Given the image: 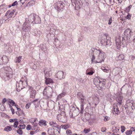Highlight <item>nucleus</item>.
<instances>
[{
	"mask_svg": "<svg viewBox=\"0 0 135 135\" xmlns=\"http://www.w3.org/2000/svg\"><path fill=\"white\" fill-rule=\"evenodd\" d=\"M92 52L91 55L92 56L91 61L92 62H95L96 63H101L103 62L106 57L104 52L101 50L95 49L94 51L92 50Z\"/></svg>",
	"mask_w": 135,
	"mask_h": 135,
	"instance_id": "1",
	"label": "nucleus"
},
{
	"mask_svg": "<svg viewBox=\"0 0 135 135\" xmlns=\"http://www.w3.org/2000/svg\"><path fill=\"white\" fill-rule=\"evenodd\" d=\"M11 69L9 67H6L2 68L0 71V73L2 75L6 76L7 79L11 78L12 76V72Z\"/></svg>",
	"mask_w": 135,
	"mask_h": 135,
	"instance_id": "2",
	"label": "nucleus"
},
{
	"mask_svg": "<svg viewBox=\"0 0 135 135\" xmlns=\"http://www.w3.org/2000/svg\"><path fill=\"white\" fill-rule=\"evenodd\" d=\"M132 33L130 29H127L124 32V35H123L122 37V41L123 42L124 41H125L126 43H130L132 40V37H131Z\"/></svg>",
	"mask_w": 135,
	"mask_h": 135,
	"instance_id": "3",
	"label": "nucleus"
},
{
	"mask_svg": "<svg viewBox=\"0 0 135 135\" xmlns=\"http://www.w3.org/2000/svg\"><path fill=\"white\" fill-rule=\"evenodd\" d=\"M54 90L51 87H46L43 92L44 98L46 99H48L52 96V93Z\"/></svg>",
	"mask_w": 135,
	"mask_h": 135,
	"instance_id": "4",
	"label": "nucleus"
},
{
	"mask_svg": "<svg viewBox=\"0 0 135 135\" xmlns=\"http://www.w3.org/2000/svg\"><path fill=\"white\" fill-rule=\"evenodd\" d=\"M27 79H22L20 80L19 83H17L16 84V90L17 91H19L23 88H25L27 85Z\"/></svg>",
	"mask_w": 135,
	"mask_h": 135,
	"instance_id": "5",
	"label": "nucleus"
},
{
	"mask_svg": "<svg viewBox=\"0 0 135 135\" xmlns=\"http://www.w3.org/2000/svg\"><path fill=\"white\" fill-rule=\"evenodd\" d=\"M110 38L107 34L105 35V37L103 38L101 41V43L104 45H111V42L110 41Z\"/></svg>",
	"mask_w": 135,
	"mask_h": 135,
	"instance_id": "6",
	"label": "nucleus"
},
{
	"mask_svg": "<svg viewBox=\"0 0 135 135\" xmlns=\"http://www.w3.org/2000/svg\"><path fill=\"white\" fill-rule=\"evenodd\" d=\"M64 3L61 1H57L55 4V8L58 11L62 9L64 7Z\"/></svg>",
	"mask_w": 135,
	"mask_h": 135,
	"instance_id": "7",
	"label": "nucleus"
},
{
	"mask_svg": "<svg viewBox=\"0 0 135 135\" xmlns=\"http://www.w3.org/2000/svg\"><path fill=\"white\" fill-rule=\"evenodd\" d=\"M134 104V103L133 100H128L126 101V106L127 107L126 108L129 110L131 109L133 110L135 109Z\"/></svg>",
	"mask_w": 135,
	"mask_h": 135,
	"instance_id": "8",
	"label": "nucleus"
},
{
	"mask_svg": "<svg viewBox=\"0 0 135 135\" xmlns=\"http://www.w3.org/2000/svg\"><path fill=\"white\" fill-rule=\"evenodd\" d=\"M30 23L28 22H25L23 25L22 30L26 32H28L31 29Z\"/></svg>",
	"mask_w": 135,
	"mask_h": 135,
	"instance_id": "9",
	"label": "nucleus"
},
{
	"mask_svg": "<svg viewBox=\"0 0 135 135\" xmlns=\"http://www.w3.org/2000/svg\"><path fill=\"white\" fill-rule=\"evenodd\" d=\"M57 119L59 122L63 123H65L67 121L65 113L63 114V115L61 114L57 115Z\"/></svg>",
	"mask_w": 135,
	"mask_h": 135,
	"instance_id": "10",
	"label": "nucleus"
},
{
	"mask_svg": "<svg viewBox=\"0 0 135 135\" xmlns=\"http://www.w3.org/2000/svg\"><path fill=\"white\" fill-rule=\"evenodd\" d=\"M36 15L33 13L31 14L28 17V18H26L25 22H28L30 23H33L35 21Z\"/></svg>",
	"mask_w": 135,
	"mask_h": 135,
	"instance_id": "11",
	"label": "nucleus"
},
{
	"mask_svg": "<svg viewBox=\"0 0 135 135\" xmlns=\"http://www.w3.org/2000/svg\"><path fill=\"white\" fill-rule=\"evenodd\" d=\"M29 91L30 97L33 98H35L36 94V91L32 87H31L29 89Z\"/></svg>",
	"mask_w": 135,
	"mask_h": 135,
	"instance_id": "12",
	"label": "nucleus"
},
{
	"mask_svg": "<svg viewBox=\"0 0 135 135\" xmlns=\"http://www.w3.org/2000/svg\"><path fill=\"white\" fill-rule=\"evenodd\" d=\"M44 72L45 78L50 76L52 74V72L50 68L44 69Z\"/></svg>",
	"mask_w": 135,
	"mask_h": 135,
	"instance_id": "13",
	"label": "nucleus"
},
{
	"mask_svg": "<svg viewBox=\"0 0 135 135\" xmlns=\"http://www.w3.org/2000/svg\"><path fill=\"white\" fill-rule=\"evenodd\" d=\"M85 98H83L82 99H80V103L81 104L80 106V112L81 113L83 114V110L84 109V104H85Z\"/></svg>",
	"mask_w": 135,
	"mask_h": 135,
	"instance_id": "14",
	"label": "nucleus"
},
{
	"mask_svg": "<svg viewBox=\"0 0 135 135\" xmlns=\"http://www.w3.org/2000/svg\"><path fill=\"white\" fill-rule=\"evenodd\" d=\"M64 74L63 71H59L57 73V77L59 79H62L65 78V76L64 75Z\"/></svg>",
	"mask_w": 135,
	"mask_h": 135,
	"instance_id": "15",
	"label": "nucleus"
},
{
	"mask_svg": "<svg viewBox=\"0 0 135 135\" xmlns=\"http://www.w3.org/2000/svg\"><path fill=\"white\" fill-rule=\"evenodd\" d=\"M32 125L31 130H36V132H38L40 130V128L37 126V123H35L34 122L32 123Z\"/></svg>",
	"mask_w": 135,
	"mask_h": 135,
	"instance_id": "16",
	"label": "nucleus"
},
{
	"mask_svg": "<svg viewBox=\"0 0 135 135\" xmlns=\"http://www.w3.org/2000/svg\"><path fill=\"white\" fill-rule=\"evenodd\" d=\"M15 12V11L13 10L11 11L9 10H8L6 13V16H8V18H11L14 15Z\"/></svg>",
	"mask_w": 135,
	"mask_h": 135,
	"instance_id": "17",
	"label": "nucleus"
},
{
	"mask_svg": "<svg viewBox=\"0 0 135 135\" xmlns=\"http://www.w3.org/2000/svg\"><path fill=\"white\" fill-rule=\"evenodd\" d=\"M100 83H99V85L98 86H99L101 89H105V87L104 85L105 84V82L104 80L102 79H100Z\"/></svg>",
	"mask_w": 135,
	"mask_h": 135,
	"instance_id": "18",
	"label": "nucleus"
},
{
	"mask_svg": "<svg viewBox=\"0 0 135 135\" xmlns=\"http://www.w3.org/2000/svg\"><path fill=\"white\" fill-rule=\"evenodd\" d=\"M49 124L52 127L56 128L58 129L59 128V126L56 123L55 121H51L50 122Z\"/></svg>",
	"mask_w": 135,
	"mask_h": 135,
	"instance_id": "19",
	"label": "nucleus"
},
{
	"mask_svg": "<svg viewBox=\"0 0 135 135\" xmlns=\"http://www.w3.org/2000/svg\"><path fill=\"white\" fill-rule=\"evenodd\" d=\"M114 111L115 114H118L120 113V111L119 110L118 106L117 104H114L113 105Z\"/></svg>",
	"mask_w": 135,
	"mask_h": 135,
	"instance_id": "20",
	"label": "nucleus"
},
{
	"mask_svg": "<svg viewBox=\"0 0 135 135\" xmlns=\"http://www.w3.org/2000/svg\"><path fill=\"white\" fill-rule=\"evenodd\" d=\"M41 20L40 18L38 15H36L33 23L36 24L40 23H41Z\"/></svg>",
	"mask_w": 135,
	"mask_h": 135,
	"instance_id": "21",
	"label": "nucleus"
},
{
	"mask_svg": "<svg viewBox=\"0 0 135 135\" xmlns=\"http://www.w3.org/2000/svg\"><path fill=\"white\" fill-rule=\"evenodd\" d=\"M45 78V83L46 84H52L54 83V81L51 79L47 77Z\"/></svg>",
	"mask_w": 135,
	"mask_h": 135,
	"instance_id": "22",
	"label": "nucleus"
},
{
	"mask_svg": "<svg viewBox=\"0 0 135 135\" xmlns=\"http://www.w3.org/2000/svg\"><path fill=\"white\" fill-rule=\"evenodd\" d=\"M39 124L40 126H47L46 121L45 120L43 119H41L39 122Z\"/></svg>",
	"mask_w": 135,
	"mask_h": 135,
	"instance_id": "23",
	"label": "nucleus"
},
{
	"mask_svg": "<svg viewBox=\"0 0 135 135\" xmlns=\"http://www.w3.org/2000/svg\"><path fill=\"white\" fill-rule=\"evenodd\" d=\"M123 99L122 97L120 95L118 96L117 98V100L118 103L120 105L122 104V100Z\"/></svg>",
	"mask_w": 135,
	"mask_h": 135,
	"instance_id": "24",
	"label": "nucleus"
},
{
	"mask_svg": "<svg viewBox=\"0 0 135 135\" xmlns=\"http://www.w3.org/2000/svg\"><path fill=\"white\" fill-rule=\"evenodd\" d=\"M116 44L117 46H120L121 45V41L120 38L116 37L115 39Z\"/></svg>",
	"mask_w": 135,
	"mask_h": 135,
	"instance_id": "25",
	"label": "nucleus"
},
{
	"mask_svg": "<svg viewBox=\"0 0 135 135\" xmlns=\"http://www.w3.org/2000/svg\"><path fill=\"white\" fill-rule=\"evenodd\" d=\"M94 73L92 69L89 68L86 70V73L87 75H93Z\"/></svg>",
	"mask_w": 135,
	"mask_h": 135,
	"instance_id": "26",
	"label": "nucleus"
},
{
	"mask_svg": "<svg viewBox=\"0 0 135 135\" xmlns=\"http://www.w3.org/2000/svg\"><path fill=\"white\" fill-rule=\"evenodd\" d=\"M81 0H71L72 4H74L75 5V7H76L77 5L79 6V4H80V1Z\"/></svg>",
	"mask_w": 135,
	"mask_h": 135,
	"instance_id": "27",
	"label": "nucleus"
},
{
	"mask_svg": "<svg viewBox=\"0 0 135 135\" xmlns=\"http://www.w3.org/2000/svg\"><path fill=\"white\" fill-rule=\"evenodd\" d=\"M77 97L79 99L85 98V97L84 96L83 94L81 92H78L77 94Z\"/></svg>",
	"mask_w": 135,
	"mask_h": 135,
	"instance_id": "28",
	"label": "nucleus"
},
{
	"mask_svg": "<svg viewBox=\"0 0 135 135\" xmlns=\"http://www.w3.org/2000/svg\"><path fill=\"white\" fill-rule=\"evenodd\" d=\"M3 62L4 63H6L8 61V59L7 56L5 55H3L1 58Z\"/></svg>",
	"mask_w": 135,
	"mask_h": 135,
	"instance_id": "29",
	"label": "nucleus"
},
{
	"mask_svg": "<svg viewBox=\"0 0 135 135\" xmlns=\"http://www.w3.org/2000/svg\"><path fill=\"white\" fill-rule=\"evenodd\" d=\"M22 59V56H19L16 57L15 60V62L16 63H20L21 62V60Z\"/></svg>",
	"mask_w": 135,
	"mask_h": 135,
	"instance_id": "30",
	"label": "nucleus"
},
{
	"mask_svg": "<svg viewBox=\"0 0 135 135\" xmlns=\"http://www.w3.org/2000/svg\"><path fill=\"white\" fill-rule=\"evenodd\" d=\"M100 79H99L97 78L95 79L94 81V84L97 86V87H98V85H99V83H100Z\"/></svg>",
	"mask_w": 135,
	"mask_h": 135,
	"instance_id": "31",
	"label": "nucleus"
},
{
	"mask_svg": "<svg viewBox=\"0 0 135 135\" xmlns=\"http://www.w3.org/2000/svg\"><path fill=\"white\" fill-rule=\"evenodd\" d=\"M66 95V93L62 91V93L59 94L57 96V99L58 100L60 99L61 98L64 97Z\"/></svg>",
	"mask_w": 135,
	"mask_h": 135,
	"instance_id": "32",
	"label": "nucleus"
},
{
	"mask_svg": "<svg viewBox=\"0 0 135 135\" xmlns=\"http://www.w3.org/2000/svg\"><path fill=\"white\" fill-rule=\"evenodd\" d=\"M12 130L11 126H7L4 128V130L7 132L11 131Z\"/></svg>",
	"mask_w": 135,
	"mask_h": 135,
	"instance_id": "33",
	"label": "nucleus"
},
{
	"mask_svg": "<svg viewBox=\"0 0 135 135\" xmlns=\"http://www.w3.org/2000/svg\"><path fill=\"white\" fill-rule=\"evenodd\" d=\"M7 102L9 103H10V104L12 105V106H14L15 104V102H14L13 100L9 99H7Z\"/></svg>",
	"mask_w": 135,
	"mask_h": 135,
	"instance_id": "34",
	"label": "nucleus"
},
{
	"mask_svg": "<svg viewBox=\"0 0 135 135\" xmlns=\"http://www.w3.org/2000/svg\"><path fill=\"white\" fill-rule=\"evenodd\" d=\"M61 127H62V129H66L69 128V125L68 124L65 125H61Z\"/></svg>",
	"mask_w": 135,
	"mask_h": 135,
	"instance_id": "35",
	"label": "nucleus"
},
{
	"mask_svg": "<svg viewBox=\"0 0 135 135\" xmlns=\"http://www.w3.org/2000/svg\"><path fill=\"white\" fill-rule=\"evenodd\" d=\"M35 3V2L34 1H31L28 2L27 6H32Z\"/></svg>",
	"mask_w": 135,
	"mask_h": 135,
	"instance_id": "36",
	"label": "nucleus"
},
{
	"mask_svg": "<svg viewBox=\"0 0 135 135\" xmlns=\"http://www.w3.org/2000/svg\"><path fill=\"white\" fill-rule=\"evenodd\" d=\"M40 31H38L37 30H36V31H35L34 32V33L33 34V35L35 36H38V35H40Z\"/></svg>",
	"mask_w": 135,
	"mask_h": 135,
	"instance_id": "37",
	"label": "nucleus"
},
{
	"mask_svg": "<svg viewBox=\"0 0 135 135\" xmlns=\"http://www.w3.org/2000/svg\"><path fill=\"white\" fill-rule=\"evenodd\" d=\"M26 126L24 124L23 125H20L18 126V128L21 129H23L25 128Z\"/></svg>",
	"mask_w": 135,
	"mask_h": 135,
	"instance_id": "38",
	"label": "nucleus"
},
{
	"mask_svg": "<svg viewBox=\"0 0 135 135\" xmlns=\"http://www.w3.org/2000/svg\"><path fill=\"white\" fill-rule=\"evenodd\" d=\"M66 132L68 135H72V133L70 130H67Z\"/></svg>",
	"mask_w": 135,
	"mask_h": 135,
	"instance_id": "39",
	"label": "nucleus"
},
{
	"mask_svg": "<svg viewBox=\"0 0 135 135\" xmlns=\"http://www.w3.org/2000/svg\"><path fill=\"white\" fill-rule=\"evenodd\" d=\"M17 132L20 135L22 134L23 133V132L21 129L19 128L18 130H17Z\"/></svg>",
	"mask_w": 135,
	"mask_h": 135,
	"instance_id": "40",
	"label": "nucleus"
},
{
	"mask_svg": "<svg viewBox=\"0 0 135 135\" xmlns=\"http://www.w3.org/2000/svg\"><path fill=\"white\" fill-rule=\"evenodd\" d=\"M126 133L127 135H130L132 134V131L131 130L127 131L126 132Z\"/></svg>",
	"mask_w": 135,
	"mask_h": 135,
	"instance_id": "41",
	"label": "nucleus"
},
{
	"mask_svg": "<svg viewBox=\"0 0 135 135\" xmlns=\"http://www.w3.org/2000/svg\"><path fill=\"white\" fill-rule=\"evenodd\" d=\"M102 70L104 72H107V71H108L109 70V68H108V69H107L106 68H105L104 67H102Z\"/></svg>",
	"mask_w": 135,
	"mask_h": 135,
	"instance_id": "42",
	"label": "nucleus"
},
{
	"mask_svg": "<svg viewBox=\"0 0 135 135\" xmlns=\"http://www.w3.org/2000/svg\"><path fill=\"white\" fill-rule=\"evenodd\" d=\"M18 124V121H16L14 123L13 126L15 128H17V126Z\"/></svg>",
	"mask_w": 135,
	"mask_h": 135,
	"instance_id": "43",
	"label": "nucleus"
},
{
	"mask_svg": "<svg viewBox=\"0 0 135 135\" xmlns=\"http://www.w3.org/2000/svg\"><path fill=\"white\" fill-rule=\"evenodd\" d=\"M32 128V126H31L30 125H28L26 127V129L27 130H30Z\"/></svg>",
	"mask_w": 135,
	"mask_h": 135,
	"instance_id": "44",
	"label": "nucleus"
},
{
	"mask_svg": "<svg viewBox=\"0 0 135 135\" xmlns=\"http://www.w3.org/2000/svg\"><path fill=\"white\" fill-rule=\"evenodd\" d=\"M110 119V118L109 117L107 116H105L104 120L105 121H107L109 120Z\"/></svg>",
	"mask_w": 135,
	"mask_h": 135,
	"instance_id": "45",
	"label": "nucleus"
},
{
	"mask_svg": "<svg viewBox=\"0 0 135 135\" xmlns=\"http://www.w3.org/2000/svg\"><path fill=\"white\" fill-rule=\"evenodd\" d=\"M121 131L123 133L125 131V127L123 126H122L121 127Z\"/></svg>",
	"mask_w": 135,
	"mask_h": 135,
	"instance_id": "46",
	"label": "nucleus"
},
{
	"mask_svg": "<svg viewBox=\"0 0 135 135\" xmlns=\"http://www.w3.org/2000/svg\"><path fill=\"white\" fill-rule=\"evenodd\" d=\"M131 14L128 13V14L127 15L126 18L128 20H130L131 19Z\"/></svg>",
	"mask_w": 135,
	"mask_h": 135,
	"instance_id": "47",
	"label": "nucleus"
},
{
	"mask_svg": "<svg viewBox=\"0 0 135 135\" xmlns=\"http://www.w3.org/2000/svg\"><path fill=\"white\" fill-rule=\"evenodd\" d=\"M112 17H111L108 20V24L109 25H110L112 23Z\"/></svg>",
	"mask_w": 135,
	"mask_h": 135,
	"instance_id": "48",
	"label": "nucleus"
},
{
	"mask_svg": "<svg viewBox=\"0 0 135 135\" xmlns=\"http://www.w3.org/2000/svg\"><path fill=\"white\" fill-rule=\"evenodd\" d=\"M84 132L85 133H87L89 132V130L88 129H84Z\"/></svg>",
	"mask_w": 135,
	"mask_h": 135,
	"instance_id": "49",
	"label": "nucleus"
},
{
	"mask_svg": "<svg viewBox=\"0 0 135 135\" xmlns=\"http://www.w3.org/2000/svg\"><path fill=\"white\" fill-rule=\"evenodd\" d=\"M7 101V100L6 98H4L2 100V104H4Z\"/></svg>",
	"mask_w": 135,
	"mask_h": 135,
	"instance_id": "50",
	"label": "nucleus"
},
{
	"mask_svg": "<svg viewBox=\"0 0 135 135\" xmlns=\"http://www.w3.org/2000/svg\"><path fill=\"white\" fill-rule=\"evenodd\" d=\"M133 42L135 44V35L132 37V40L130 42Z\"/></svg>",
	"mask_w": 135,
	"mask_h": 135,
	"instance_id": "51",
	"label": "nucleus"
},
{
	"mask_svg": "<svg viewBox=\"0 0 135 135\" xmlns=\"http://www.w3.org/2000/svg\"><path fill=\"white\" fill-rule=\"evenodd\" d=\"M17 1H15L12 4V6H14L17 5Z\"/></svg>",
	"mask_w": 135,
	"mask_h": 135,
	"instance_id": "52",
	"label": "nucleus"
},
{
	"mask_svg": "<svg viewBox=\"0 0 135 135\" xmlns=\"http://www.w3.org/2000/svg\"><path fill=\"white\" fill-rule=\"evenodd\" d=\"M31 104L29 103L26 104V107L27 109H28L30 107Z\"/></svg>",
	"mask_w": 135,
	"mask_h": 135,
	"instance_id": "53",
	"label": "nucleus"
},
{
	"mask_svg": "<svg viewBox=\"0 0 135 135\" xmlns=\"http://www.w3.org/2000/svg\"><path fill=\"white\" fill-rule=\"evenodd\" d=\"M119 57H121V59L123 60L124 59V56L123 54H121L119 55Z\"/></svg>",
	"mask_w": 135,
	"mask_h": 135,
	"instance_id": "54",
	"label": "nucleus"
},
{
	"mask_svg": "<svg viewBox=\"0 0 135 135\" xmlns=\"http://www.w3.org/2000/svg\"><path fill=\"white\" fill-rule=\"evenodd\" d=\"M101 131L103 132H105V128H102L101 129Z\"/></svg>",
	"mask_w": 135,
	"mask_h": 135,
	"instance_id": "55",
	"label": "nucleus"
},
{
	"mask_svg": "<svg viewBox=\"0 0 135 135\" xmlns=\"http://www.w3.org/2000/svg\"><path fill=\"white\" fill-rule=\"evenodd\" d=\"M11 110L12 112V114H14L15 113V110L13 108L11 109Z\"/></svg>",
	"mask_w": 135,
	"mask_h": 135,
	"instance_id": "56",
	"label": "nucleus"
},
{
	"mask_svg": "<svg viewBox=\"0 0 135 135\" xmlns=\"http://www.w3.org/2000/svg\"><path fill=\"white\" fill-rule=\"evenodd\" d=\"M26 0H20V1L21 2L22 4H23L26 1Z\"/></svg>",
	"mask_w": 135,
	"mask_h": 135,
	"instance_id": "57",
	"label": "nucleus"
},
{
	"mask_svg": "<svg viewBox=\"0 0 135 135\" xmlns=\"http://www.w3.org/2000/svg\"><path fill=\"white\" fill-rule=\"evenodd\" d=\"M38 99H36L35 100H33V101H32V102H37V104H38Z\"/></svg>",
	"mask_w": 135,
	"mask_h": 135,
	"instance_id": "58",
	"label": "nucleus"
},
{
	"mask_svg": "<svg viewBox=\"0 0 135 135\" xmlns=\"http://www.w3.org/2000/svg\"><path fill=\"white\" fill-rule=\"evenodd\" d=\"M132 7V6L131 5H130L128 7L129 9L128 10V11L129 12L130 10V9Z\"/></svg>",
	"mask_w": 135,
	"mask_h": 135,
	"instance_id": "59",
	"label": "nucleus"
},
{
	"mask_svg": "<svg viewBox=\"0 0 135 135\" xmlns=\"http://www.w3.org/2000/svg\"><path fill=\"white\" fill-rule=\"evenodd\" d=\"M32 68L34 69H36L37 68V66L36 65L34 64V65L33 66Z\"/></svg>",
	"mask_w": 135,
	"mask_h": 135,
	"instance_id": "60",
	"label": "nucleus"
},
{
	"mask_svg": "<svg viewBox=\"0 0 135 135\" xmlns=\"http://www.w3.org/2000/svg\"><path fill=\"white\" fill-rule=\"evenodd\" d=\"M9 121L11 122H13L15 121V120H13V119H10Z\"/></svg>",
	"mask_w": 135,
	"mask_h": 135,
	"instance_id": "61",
	"label": "nucleus"
},
{
	"mask_svg": "<svg viewBox=\"0 0 135 135\" xmlns=\"http://www.w3.org/2000/svg\"><path fill=\"white\" fill-rule=\"evenodd\" d=\"M33 103L34 105H35V107H36V106H37V105L38 104H37L36 102H33Z\"/></svg>",
	"mask_w": 135,
	"mask_h": 135,
	"instance_id": "62",
	"label": "nucleus"
},
{
	"mask_svg": "<svg viewBox=\"0 0 135 135\" xmlns=\"http://www.w3.org/2000/svg\"><path fill=\"white\" fill-rule=\"evenodd\" d=\"M131 130L132 131H135V127H134V128L133 127H131Z\"/></svg>",
	"mask_w": 135,
	"mask_h": 135,
	"instance_id": "63",
	"label": "nucleus"
},
{
	"mask_svg": "<svg viewBox=\"0 0 135 135\" xmlns=\"http://www.w3.org/2000/svg\"><path fill=\"white\" fill-rule=\"evenodd\" d=\"M35 132L33 131H31L30 132V134L31 135H33L34 134Z\"/></svg>",
	"mask_w": 135,
	"mask_h": 135,
	"instance_id": "64",
	"label": "nucleus"
}]
</instances>
